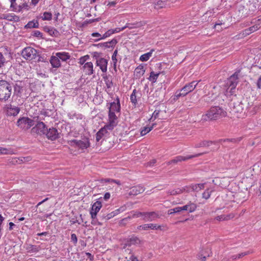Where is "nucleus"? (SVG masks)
I'll return each mask as SVG.
<instances>
[{"mask_svg": "<svg viewBox=\"0 0 261 261\" xmlns=\"http://www.w3.org/2000/svg\"><path fill=\"white\" fill-rule=\"evenodd\" d=\"M188 187V186H187ZM189 189L191 191H198L204 188V184H198L192 185L191 186L189 187Z\"/></svg>", "mask_w": 261, "mask_h": 261, "instance_id": "obj_30", "label": "nucleus"}, {"mask_svg": "<svg viewBox=\"0 0 261 261\" xmlns=\"http://www.w3.org/2000/svg\"><path fill=\"white\" fill-rule=\"evenodd\" d=\"M110 196H111L110 194L109 193L107 192V193H105V194L104 195L103 198L106 201H107L110 199Z\"/></svg>", "mask_w": 261, "mask_h": 261, "instance_id": "obj_60", "label": "nucleus"}, {"mask_svg": "<svg viewBox=\"0 0 261 261\" xmlns=\"http://www.w3.org/2000/svg\"><path fill=\"white\" fill-rule=\"evenodd\" d=\"M140 243V240L137 237H132L130 239V244H138Z\"/></svg>", "mask_w": 261, "mask_h": 261, "instance_id": "obj_45", "label": "nucleus"}, {"mask_svg": "<svg viewBox=\"0 0 261 261\" xmlns=\"http://www.w3.org/2000/svg\"><path fill=\"white\" fill-rule=\"evenodd\" d=\"M68 143L71 146L79 147L82 149L87 148L90 145L87 139H84L83 140H71L68 141Z\"/></svg>", "mask_w": 261, "mask_h": 261, "instance_id": "obj_7", "label": "nucleus"}, {"mask_svg": "<svg viewBox=\"0 0 261 261\" xmlns=\"http://www.w3.org/2000/svg\"><path fill=\"white\" fill-rule=\"evenodd\" d=\"M155 125L156 123H153L151 125H148L147 126L144 127L141 131V135L142 136L145 135L150 132Z\"/></svg>", "mask_w": 261, "mask_h": 261, "instance_id": "obj_28", "label": "nucleus"}, {"mask_svg": "<svg viewBox=\"0 0 261 261\" xmlns=\"http://www.w3.org/2000/svg\"><path fill=\"white\" fill-rule=\"evenodd\" d=\"M91 36L93 37H97V39H99V38L102 37V36L99 33H93L91 34Z\"/></svg>", "mask_w": 261, "mask_h": 261, "instance_id": "obj_58", "label": "nucleus"}, {"mask_svg": "<svg viewBox=\"0 0 261 261\" xmlns=\"http://www.w3.org/2000/svg\"><path fill=\"white\" fill-rule=\"evenodd\" d=\"M34 124V123L33 120L25 117L19 118L17 122V126L23 129H28L33 126Z\"/></svg>", "mask_w": 261, "mask_h": 261, "instance_id": "obj_6", "label": "nucleus"}, {"mask_svg": "<svg viewBox=\"0 0 261 261\" xmlns=\"http://www.w3.org/2000/svg\"><path fill=\"white\" fill-rule=\"evenodd\" d=\"M37 51L31 47L25 48L22 51V56L26 60H31L35 58Z\"/></svg>", "mask_w": 261, "mask_h": 261, "instance_id": "obj_8", "label": "nucleus"}, {"mask_svg": "<svg viewBox=\"0 0 261 261\" xmlns=\"http://www.w3.org/2000/svg\"><path fill=\"white\" fill-rule=\"evenodd\" d=\"M260 27V26L259 24H255L253 26L249 28V29L250 30V32L252 33L258 30Z\"/></svg>", "mask_w": 261, "mask_h": 261, "instance_id": "obj_47", "label": "nucleus"}, {"mask_svg": "<svg viewBox=\"0 0 261 261\" xmlns=\"http://www.w3.org/2000/svg\"><path fill=\"white\" fill-rule=\"evenodd\" d=\"M71 240L72 242H73V243L74 244H76L77 243V237H76V236L75 234H74V233L71 234Z\"/></svg>", "mask_w": 261, "mask_h": 261, "instance_id": "obj_53", "label": "nucleus"}, {"mask_svg": "<svg viewBox=\"0 0 261 261\" xmlns=\"http://www.w3.org/2000/svg\"><path fill=\"white\" fill-rule=\"evenodd\" d=\"M250 34H251V32H250L249 28L245 29V30L243 31V35H245V36L249 35Z\"/></svg>", "mask_w": 261, "mask_h": 261, "instance_id": "obj_59", "label": "nucleus"}, {"mask_svg": "<svg viewBox=\"0 0 261 261\" xmlns=\"http://www.w3.org/2000/svg\"><path fill=\"white\" fill-rule=\"evenodd\" d=\"M32 130L39 135L45 134L47 130L45 124L40 122L33 128Z\"/></svg>", "mask_w": 261, "mask_h": 261, "instance_id": "obj_14", "label": "nucleus"}, {"mask_svg": "<svg viewBox=\"0 0 261 261\" xmlns=\"http://www.w3.org/2000/svg\"><path fill=\"white\" fill-rule=\"evenodd\" d=\"M102 77H103L104 82L106 85L107 91L108 92H109L110 91V89H111L112 87L113 86L112 80L110 77H109L106 75H103Z\"/></svg>", "mask_w": 261, "mask_h": 261, "instance_id": "obj_25", "label": "nucleus"}, {"mask_svg": "<svg viewBox=\"0 0 261 261\" xmlns=\"http://www.w3.org/2000/svg\"><path fill=\"white\" fill-rule=\"evenodd\" d=\"M197 205L193 202H189L187 204L179 206L180 212H187L188 213H193L194 212L197 208Z\"/></svg>", "mask_w": 261, "mask_h": 261, "instance_id": "obj_13", "label": "nucleus"}, {"mask_svg": "<svg viewBox=\"0 0 261 261\" xmlns=\"http://www.w3.org/2000/svg\"><path fill=\"white\" fill-rule=\"evenodd\" d=\"M107 127L106 125L103 127L101 128L96 134V140L98 142L102 137V136L107 133V130H112Z\"/></svg>", "mask_w": 261, "mask_h": 261, "instance_id": "obj_23", "label": "nucleus"}, {"mask_svg": "<svg viewBox=\"0 0 261 261\" xmlns=\"http://www.w3.org/2000/svg\"><path fill=\"white\" fill-rule=\"evenodd\" d=\"M208 143H209L206 141H202V142H200L195 144V147L198 148V147H204V146H208L209 145Z\"/></svg>", "mask_w": 261, "mask_h": 261, "instance_id": "obj_43", "label": "nucleus"}, {"mask_svg": "<svg viewBox=\"0 0 261 261\" xmlns=\"http://www.w3.org/2000/svg\"><path fill=\"white\" fill-rule=\"evenodd\" d=\"M116 42H116V40H112L110 42H107L102 43L101 45H103V47H109V44H114L116 43Z\"/></svg>", "mask_w": 261, "mask_h": 261, "instance_id": "obj_49", "label": "nucleus"}, {"mask_svg": "<svg viewBox=\"0 0 261 261\" xmlns=\"http://www.w3.org/2000/svg\"><path fill=\"white\" fill-rule=\"evenodd\" d=\"M83 71L87 75H91L93 73V64L91 62H87L82 67Z\"/></svg>", "mask_w": 261, "mask_h": 261, "instance_id": "obj_18", "label": "nucleus"}, {"mask_svg": "<svg viewBox=\"0 0 261 261\" xmlns=\"http://www.w3.org/2000/svg\"><path fill=\"white\" fill-rule=\"evenodd\" d=\"M129 259L131 260V261H139V260L135 256L132 255Z\"/></svg>", "mask_w": 261, "mask_h": 261, "instance_id": "obj_64", "label": "nucleus"}, {"mask_svg": "<svg viewBox=\"0 0 261 261\" xmlns=\"http://www.w3.org/2000/svg\"><path fill=\"white\" fill-rule=\"evenodd\" d=\"M174 0H154L155 9H160L169 5V3H173Z\"/></svg>", "mask_w": 261, "mask_h": 261, "instance_id": "obj_16", "label": "nucleus"}, {"mask_svg": "<svg viewBox=\"0 0 261 261\" xmlns=\"http://www.w3.org/2000/svg\"><path fill=\"white\" fill-rule=\"evenodd\" d=\"M211 191H210L209 190L204 191L202 194L203 198L207 199L211 196Z\"/></svg>", "mask_w": 261, "mask_h": 261, "instance_id": "obj_51", "label": "nucleus"}, {"mask_svg": "<svg viewBox=\"0 0 261 261\" xmlns=\"http://www.w3.org/2000/svg\"><path fill=\"white\" fill-rule=\"evenodd\" d=\"M108 63V61L106 59L100 58L96 59L95 64L103 73H106L107 71Z\"/></svg>", "mask_w": 261, "mask_h": 261, "instance_id": "obj_12", "label": "nucleus"}, {"mask_svg": "<svg viewBox=\"0 0 261 261\" xmlns=\"http://www.w3.org/2000/svg\"><path fill=\"white\" fill-rule=\"evenodd\" d=\"M201 154H202V153H198V154H194L193 155H187V156H185L179 155V156H176L174 159L172 160L171 161V162L172 163H177L178 162L186 161V160L192 159L194 157L198 156Z\"/></svg>", "mask_w": 261, "mask_h": 261, "instance_id": "obj_19", "label": "nucleus"}, {"mask_svg": "<svg viewBox=\"0 0 261 261\" xmlns=\"http://www.w3.org/2000/svg\"><path fill=\"white\" fill-rule=\"evenodd\" d=\"M160 111V110H155L153 113L152 116L150 120H152V121L155 120L156 118L159 117Z\"/></svg>", "mask_w": 261, "mask_h": 261, "instance_id": "obj_44", "label": "nucleus"}, {"mask_svg": "<svg viewBox=\"0 0 261 261\" xmlns=\"http://www.w3.org/2000/svg\"><path fill=\"white\" fill-rule=\"evenodd\" d=\"M124 29L126 28H129V29L136 28V26L135 24H127L124 27Z\"/></svg>", "mask_w": 261, "mask_h": 261, "instance_id": "obj_57", "label": "nucleus"}, {"mask_svg": "<svg viewBox=\"0 0 261 261\" xmlns=\"http://www.w3.org/2000/svg\"><path fill=\"white\" fill-rule=\"evenodd\" d=\"M189 187L186 186L182 188H177L176 189H174V190L169 191L168 192V193L171 195H176L184 193V192H190V190L189 189Z\"/></svg>", "mask_w": 261, "mask_h": 261, "instance_id": "obj_21", "label": "nucleus"}, {"mask_svg": "<svg viewBox=\"0 0 261 261\" xmlns=\"http://www.w3.org/2000/svg\"><path fill=\"white\" fill-rule=\"evenodd\" d=\"M34 35L37 37H41L42 33L40 31L36 30L34 32Z\"/></svg>", "mask_w": 261, "mask_h": 261, "instance_id": "obj_56", "label": "nucleus"}, {"mask_svg": "<svg viewBox=\"0 0 261 261\" xmlns=\"http://www.w3.org/2000/svg\"><path fill=\"white\" fill-rule=\"evenodd\" d=\"M154 49H151L149 52L145 53L140 57V60L142 62H145L148 61L150 58L152 56Z\"/></svg>", "mask_w": 261, "mask_h": 261, "instance_id": "obj_29", "label": "nucleus"}, {"mask_svg": "<svg viewBox=\"0 0 261 261\" xmlns=\"http://www.w3.org/2000/svg\"><path fill=\"white\" fill-rule=\"evenodd\" d=\"M114 216H115V215L112 212L107 214L106 216H105V218L106 220H109V219H110L111 218L114 217Z\"/></svg>", "mask_w": 261, "mask_h": 261, "instance_id": "obj_54", "label": "nucleus"}, {"mask_svg": "<svg viewBox=\"0 0 261 261\" xmlns=\"http://www.w3.org/2000/svg\"><path fill=\"white\" fill-rule=\"evenodd\" d=\"M114 34V31L112 29H110L107 31L102 36V37L97 39L96 41H99L101 39H104L107 37H110L111 35Z\"/></svg>", "mask_w": 261, "mask_h": 261, "instance_id": "obj_37", "label": "nucleus"}, {"mask_svg": "<svg viewBox=\"0 0 261 261\" xmlns=\"http://www.w3.org/2000/svg\"><path fill=\"white\" fill-rule=\"evenodd\" d=\"M144 213H142L140 212H135L133 213V218H139L142 217L144 219Z\"/></svg>", "mask_w": 261, "mask_h": 261, "instance_id": "obj_46", "label": "nucleus"}, {"mask_svg": "<svg viewBox=\"0 0 261 261\" xmlns=\"http://www.w3.org/2000/svg\"><path fill=\"white\" fill-rule=\"evenodd\" d=\"M144 188L141 186H135L130 189L129 194L130 195L135 196L139 194L142 193L144 191Z\"/></svg>", "mask_w": 261, "mask_h": 261, "instance_id": "obj_20", "label": "nucleus"}, {"mask_svg": "<svg viewBox=\"0 0 261 261\" xmlns=\"http://www.w3.org/2000/svg\"><path fill=\"white\" fill-rule=\"evenodd\" d=\"M246 254H247V253L245 252L241 253H239L237 255H233L231 256V257L232 258V259L233 260V259H236L237 258H240L242 257V256H245Z\"/></svg>", "mask_w": 261, "mask_h": 261, "instance_id": "obj_48", "label": "nucleus"}, {"mask_svg": "<svg viewBox=\"0 0 261 261\" xmlns=\"http://www.w3.org/2000/svg\"><path fill=\"white\" fill-rule=\"evenodd\" d=\"M5 109L9 116H17L20 112V108L11 104H7L5 106Z\"/></svg>", "mask_w": 261, "mask_h": 261, "instance_id": "obj_9", "label": "nucleus"}, {"mask_svg": "<svg viewBox=\"0 0 261 261\" xmlns=\"http://www.w3.org/2000/svg\"><path fill=\"white\" fill-rule=\"evenodd\" d=\"M159 74L160 73H155L153 71H152L150 73L148 80L152 83H155Z\"/></svg>", "mask_w": 261, "mask_h": 261, "instance_id": "obj_34", "label": "nucleus"}, {"mask_svg": "<svg viewBox=\"0 0 261 261\" xmlns=\"http://www.w3.org/2000/svg\"><path fill=\"white\" fill-rule=\"evenodd\" d=\"M145 72L144 66L142 65L138 66L134 71V76L136 79H139L142 76Z\"/></svg>", "mask_w": 261, "mask_h": 261, "instance_id": "obj_22", "label": "nucleus"}, {"mask_svg": "<svg viewBox=\"0 0 261 261\" xmlns=\"http://www.w3.org/2000/svg\"><path fill=\"white\" fill-rule=\"evenodd\" d=\"M238 74L234 73L232 75L227 82L228 88L226 91V95H231L233 94L236 86L238 83Z\"/></svg>", "mask_w": 261, "mask_h": 261, "instance_id": "obj_5", "label": "nucleus"}, {"mask_svg": "<svg viewBox=\"0 0 261 261\" xmlns=\"http://www.w3.org/2000/svg\"><path fill=\"white\" fill-rule=\"evenodd\" d=\"M56 55L58 57L59 59L61 60L62 61H66L70 57L69 54L66 52H59L56 53Z\"/></svg>", "mask_w": 261, "mask_h": 261, "instance_id": "obj_27", "label": "nucleus"}, {"mask_svg": "<svg viewBox=\"0 0 261 261\" xmlns=\"http://www.w3.org/2000/svg\"><path fill=\"white\" fill-rule=\"evenodd\" d=\"M102 207L101 202L98 200L95 202L92 205L90 211L91 218L94 220L96 218L97 213L100 211Z\"/></svg>", "mask_w": 261, "mask_h": 261, "instance_id": "obj_10", "label": "nucleus"}, {"mask_svg": "<svg viewBox=\"0 0 261 261\" xmlns=\"http://www.w3.org/2000/svg\"><path fill=\"white\" fill-rule=\"evenodd\" d=\"M180 212L179 206L176 207L174 208L170 209L168 210V214L169 215L174 214V213H179Z\"/></svg>", "mask_w": 261, "mask_h": 261, "instance_id": "obj_42", "label": "nucleus"}, {"mask_svg": "<svg viewBox=\"0 0 261 261\" xmlns=\"http://www.w3.org/2000/svg\"><path fill=\"white\" fill-rule=\"evenodd\" d=\"M233 216L231 215H220L217 216L216 219L218 221H224V220H229L232 218H233Z\"/></svg>", "mask_w": 261, "mask_h": 261, "instance_id": "obj_39", "label": "nucleus"}, {"mask_svg": "<svg viewBox=\"0 0 261 261\" xmlns=\"http://www.w3.org/2000/svg\"><path fill=\"white\" fill-rule=\"evenodd\" d=\"M226 115V112L223 109L219 107H214L211 108L206 113L202 115L201 120L203 121L215 120Z\"/></svg>", "mask_w": 261, "mask_h": 261, "instance_id": "obj_2", "label": "nucleus"}, {"mask_svg": "<svg viewBox=\"0 0 261 261\" xmlns=\"http://www.w3.org/2000/svg\"><path fill=\"white\" fill-rule=\"evenodd\" d=\"M29 9L30 7L28 3L24 2L22 4L18 6V8H15V11L20 12L23 10H28Z\"/></svg>", "mask_w": 261, "mask_h": 261, "instance_id": "obj_31", "label": "nucleus"}, {"mask_svg": "<svg viewBox=\"0 0 261 261\" xmlns=\"http://www.w3.org/2000/svg\"><path fill=\"white\" fill-rule=\"evenodd\" d=\"M90 59V57L89 55H86L83 57H82L79 59V63L83 66L84 64H86L87 62H89L88 61Z\"/></svg>", "mask_w": 261, "mask_h": 261, "instance_id": "obj_38", "label": "nucleus"}, {"mask_svg": "<svg viewBox=\"0 0 261 261\" xmlns=\"http://www.w3.org/2000/svg\"><path fill=\"white\" fill-rule=\"evenodd\" d=\"M155 163L156 160L155 159H152L151 161L148 163L147 166H152L155 164Z\"/></svg>", "mask_w": 261, "mask_h": 261, "instance_id": "obj_61", "label": "nucleus"}, {"mask_svg": "<svg viewBox=\"0 0 261 261\" xmlns=\"http://www.w3.org/2000/svg\"><path fill=\"white\" fill-rule=\"evenodd\" d=\"M11 3L10 7L13 9V10L15 11V8H18L17 4L16 3V0H10Z\"/></svg>", "mask_w": 261, "mask_h": 261, "instance_id": "obj_52", "label": "nucleus"}, {"mask_svg": "<svg viewBox=\"0 0 261 261\" xmlns=\"http://www.w3.org/2000/svg\"><path fill=\"white\" fill-rule=\"evenodd\" d=\"M39 27V23L37 20H32L29 21L25 25L26 29L38 28Z\"/></svg>", "mask_w": 261, "mask_h": 261, "instance_id": "obj_32", "label": "nucleus"}, {"mask_svg": "<svg viewBox=\"0 0 261 261\" xmlns=\"http://www.w3.org/2000/svg\"><path fill=\"white\" fill-rule=\"evenodd\" d=\"M125 210H126L125 206H122L120 207V208L113 211V213L115 216L117 215L118 214H119V213L125 211Z\"/></svg>", "mask_w": 261, "mask_h": 261, "instance_id": "obj_41", "label": "nucleus"}, {"mask_svg": "<svg viewBox=\"0 0 261 261\" xmlns=\"http://www.w3.org/2000/svg\"><path fill=\"white\" fill-rule=\"evenodd\" d=\"M158 217V215L154 212L144 213V220L146 221H152Z\"/></svg>", "mask_w": 261, "mask_h": 261, "instance_id": "obj_26", "label": "nucleus"}, {"mask_svg": "<svg viewBox=\"0 0 261 261\" xmlns=\"http://www.w3.org/2000/svg\"><path fill=\"white\" fill-rule=\"evenodd\" d=\"M6 62V59L3 55L0 53V68H1Z\"/></svg>", "mask_w": 261, "mask_h": 261, "instance_id": "obj_50", "label": "nucleus"}, {"mask_svg": "<svg viewBox=\"0 0 261 261\" xmlns=\"http://www.w3.org/2000/svg\"><path fill=\"white\" fill-rule=\"evenodd\" d=\"M12 92V87L6 81H0V100L6 101L10 98Z\"/></svg>", "mask_w": 261, "mask_h": 261, "instance_id": "obj_3", "label": "nucleus"}, {"mask_svg": "<svg viewBox=\"0 0 261 261\" xmlns=\"http://www.w3.org/2000/svg\"><path fill=\"white\" fill-rule=\"evenodd\" d=\"M92 55H93V57L95 58L96 60L97 58H99V54L97 52H96V51L93 52L92 53Z\"/></svg>", "mask_w": 261, "mask_h": 261, "instance_id": "obj_62", "label": "nucleus"}, {"mask_svg": "<svg viewBox=\"0 0 261 261\" xmlns=\"http://www.w3.org/2000/svg\"><path fill=\"white\" fill-rule=\"evenodd\" d=\"M130 99L131 100V102L134 103V105H136L137 103V100L136 98V90H134L133 91V93L130 95Z\"/></svg>", "mask_w": 261, "mask_h": 261, "instance_id": "obj_40", "label": "nucleus"}, {"mask_svg": "<svg viewBox=\"0 0 261 261\" xmlns=\"http://www.w3.org/2000/svg\"><path fill=\"white\" fill-rule=\"evenodd\" d=\"M113 31H114V34L115 33H119L123 30H124V27H122V28H116L114 29H112Z\"/></svg>", "mask_w": 261, "mask_h": 261, "instance_id": "obj_55", "label": "nucleus"}, {"mask_svg": "<svg viewBox=\"0 0 261 261\" xmlns=\"http://www.w3.org/2000/svg\"><path fill=\"white\" fill-rule=\"evenodd\" d=\"M41 18L43 20H50L52 19V14L50 12H45L43 13Z\"/></svg>", "mask_w": 261, "mask_h": 261, "instance_id": "obj_36", "label": "nucleus"}, {"mask_svg": "<svg viewBox=\"0 0 261 261\" xmlns=\"http://www.w3.org/2000/svg\"><path fill=\"white\" fill-rule=\"evenodd\" d=\"M257 86L258 88H261V76H260L257 80Z\"/></svg>", "mask_w": 261, "mask_h": 261, "instance_id": "obj_63", "label": "nucleus"}, {"mask_svg": "<svg viewBox=\"0 0 261 261\" xmlns=\"http://www.w3.org/2000/svg\"><path fill=\"white\" fill-rule=\"evenodd\" d=\"M13 153V150L10 148L0 147V155L12 154Z\"/></svg>", "mask_w": 261, "mask_h": 261, "instance_id": "obj_35", "label": "nucleus"}, {"mask_svg": "<svg viewBox=\"0 0 261 261\" xmlns=\"http://www.w3.org/2000/svg\"><path fill=\"white\" fill-rule=\"evenodd\" d=\"M49 61L53 68H59L61 66L60 61L56 55L50 57Z\"/></svg>", "mask_w": 261, "mask_h": 261, "instance_id": "obj_24", "label": "nucleus"}, {"mask_svg": "<svg viewBox=\"0 0 261 261\" xmlns=\"http://www.w3.org/2000/svg\"><path fill=\"white\" fill-rule=\"evenodd\" d=\"M120 110V105L119 101L117 102H113L111 103L109 108V120L107 124V127L110 129H113L117 124V117L115 113H119Z\"/></svg>", "mask_w": 261, "mask_h": 261, "instance_id": "obj_1", "label": "nucleus"}, {"mask_svg": "<svg viewBox=\"0 0 261 261\" xmlns=\"http://www.w3.org/2000/svg\"><path fill=\"white\" fill-rule=\"evenodd\" d=\"M199 82L193 81L187 85H186L179 91H177L175 93V96L178 98L180 96H185L190 92L193 91L198 84Z\"/></svg>", "mask_w": 261, "mask_h": 261, "instance_id": "obj_4", "label": "nucleus"}, {"mask_svg": "<svg viewBox=\"0 0 261 261\" xmlns=\"http://www.w3.org/2000/svg\"><path fill=\"white\" fill-rule=\"evenodd\" d=\"M162 226L158 225L157 224H153V223H149V224H145L143 225H141L138 226L137 227L138 230H162Z\"/></svg>", "mask_w": 261, "mask_h": 261, "instance_id": "obj_11", "label": "nucleus"}, {"mask_svg": "<svg viewBox=\"0 0 261 261\" xmlns=\"http://www.w3.org/2000/svg\"><path fill=\"white\" fill-rule=\"evenodd\" d=\"M118 51L117 49H116L114 52L113 53V54L112 56V63L113 64L114 66V70L115 72H117V56Z\"/></svg>", "mask_w": 261, "mask_h": 261, "instance_id": "obj_33", "label": "nucleus"}, {"mask_svg": "<svg viewBox=\"0 0 261 261\" xmlns=\"http://www.w3.org/2000/svg\"><path fill=\"white\" fill-rule=\"evenodd\" d=\"M45 134L49 139L55 140L58 138L59 133L57 129L54 128H51L48 130L47 129Z\"/></svg>", "mask_w": 261, "mask_h": 261, "instance_id": "obj_17", "label": "nucleus"}, {"mask_svg": "<svg viewBox=\"0 0 261 261\" xmlns=\"http://www.w3.org/2000/svg\"><path fill=\"white\" fill-rule=\"evenodd\" d=\"M0 19L14 22H18L20 20L19 17L13 13L1 14H0Z\"/></svg>", "mask_w": 261, "mask_h": 261, "instance_id": "obj_15", "label": "nucleus"}]
</instances>
